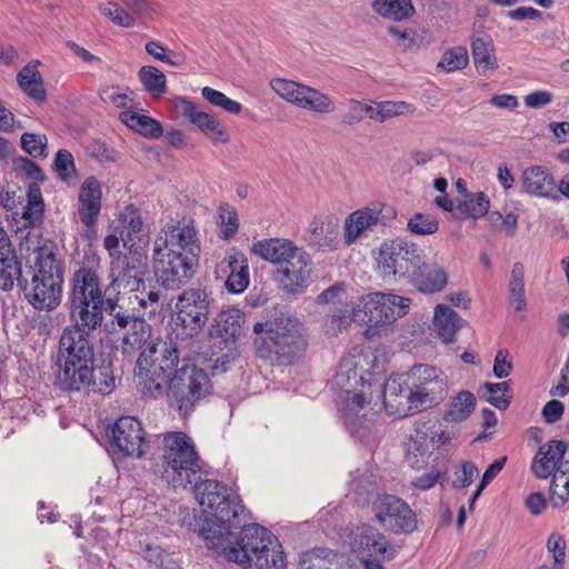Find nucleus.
<instances>
[{
    "instance_id": "obj_50",
    "label": "nucleus",
    "mask_w": 569,
    "mask_h": 569,
    "mask_svg": "<svg viewBox=\"0 0 569 569\" xmlns=\"http://www.w3.org/2000/svg\"><path fill=\"white\" fill-rule=\"evenodd\" d=\"M482 388L489 393L487 401L499 410H506L511 403L510 382H485Z\"/></svg>"
},
{
    "instance_id": "obj_43",
    "label": "nucleus",
    "mask_w": 569,
    "mask_h": 569,
    "mask_svg": "<svg viewBox=\"0 0 569 569\" xmlns=\"http://www.w3.org/2000/svg\"><path fill=\"white\" fill-rule=\"evenodd\" d=\"M302 90L297 107L318 113H330L335 110V103L328 94L308 86Z\"/></svg>"
},
{
    "instance_id": "obj_5",
    "label": "nucleus",
    "mask_w": 569,
    "mask_h": 569,
    "mask_svg": "<svg viewBox=\"0 0 569 569\" xmlns=\"http://www.w3.org/2000/svg\"><path fill=\"white\" fill-rule=\"evenodd\" d=\"M160 467L162 478L174 488H186L206 475L191 438L183 432L164 435Z\"/></svg>"
},
{
    "instance_id": "obj_49",
    "label": "nucleus",
    "mask_w": 569,
    "mask_h": 569,
    "mask_svg": "<svg viewBox=\"0 0 569 569\" xmlns=\"http://www.w3.org/2000/svg\"><path fill=\"white\" fill-rule=\"evenodd\" d=\"M407 229L415 236H430L438 231L439 222L429 213L416 212L408 219Z\"/></svg>"
},
{
    "instance_id": "obj_61",
    "label": "nucleus",
    "mask_w": 569,
    "mask_h": 569,
    "mask_svg": "<svg viewBox=\"0 0 569 569\" xmlns=\"http://www.w3.org/2000/svg\"><path fill=\"white\" fill-rule=\"evenodd\" d=\"M386 120L406 113H413L416 108L406 101H381Z\"/></svg>"
},
{
    "instance_id": "obj_34",
    "label": "nucleus",
    "mask_w": 569,
    "mask_h": 569,
    "mask_svg": "<svg viewBox=\"0 0 569 569\" xmlns=\"http://www.w3.org/2000/svg\"><path fill=\"white\" fill-rule=\"evenodd\" d=\"M230 273L226 280L229 292L241 293L249 284L248 259L241 251H236L227 257Z\"/></svg>"
},
{
    "instance_id": "obj_16",
    "label": "nucleus",
    "mask_w": 569,
    "mask_h": 569,
    "mask_svg": "<svg viewBox=\"0 0 569 569\" xmlns=\"http://www.w3.org/2000/svg\"><path fill=\"white\" fill-rule=\"evenodd\" d=\"M153 248L200 257L201 242L194 221L182 219L176 223H167L157 234Z\"/></svg>"
},
{
    "instance_id": "obj_31",
    "label": "nucleus",
    "mask_w": 569,
    "mask_h": 569,
    "mask_svg": "<svg viewBox=\"0 0 569 569\" xmlns=\"http://www.w3.org/2000/svg\"><path fill=\"white\" fill-rule=\"evenodd\" d=\"M296 247L290 240L270 238L254 242L251 252L266 261L282 266L286 259L295 253Z\"/></svg>"
},
{
    "instance_id": "obj_13",
    "label": "nucleus",
    "mask_w": 569,
    "mask_h": 569,
    "mask_svg": "<svg viewBox=\"0 0 569 569\" xmlns=\"http://www.w3.org/2000/svg\"><path fill=\"white\" fill-rule=\"evenodd\" d=\"M425 258L422 248L402 238L381 243L377 257L378 271L385 280L409 274Z\"/></svg>"
},
{
    "instance_id": "obj_29",
    "label": "nucleus",
    "mask_w": 569,
    "mask_h": 569,
    "mask_svg": "<svg viewBox=\"0 0 569 569\" xmlns=\"http://www.w3.org/2000/svg\"><path fill=\"white\" fill-rule=\"evenodd\" d=\"M382 204L375 203L352 212L345 222L346 241L352 243L362 232L376 226L381 216Z\"/></svg>"
},
{
    "instance_id": "obj_15",
    "label": "nucleus",
    "mask_w": 569,
    "mask_h": 569,
    "mask_svg": "<svg viewBox=\"0 0 569 569\" xmlns=\"http://www.w3.org/2000/svg\"><path fill=\"white\" fill-rule=\"evenodd\" d=\"M212 299L202 288L184 290L177 300V318L188 337L200 332L209 320Z\"/></svg>"
},
{
    "instance_id": "obj_55",
    "label": "nucleus",
    "mask_w": 569,
    "mask_h": 569,
    "mask_svg": "<svg viewBox=\"0 0 569 569\" xmlns=\"http://www.w3.org/2000/svg\"><path fill=\"white\" fill-rule=\"evenodd\" d=\"M47 138L46 136L24 132L21 136V148L30 156L46 157Z\"/></svg>"
},
{
    "instance_id": "obj_3",
    "label": "nucleus",
    "mask_w": 569,
    "mask_h": 569,
    "mask_svg": "<svg viewBox=\"0 0 569 569\" xmlns=\"http://www.w3.org/2000/svg\"><path fill=\"white\" fill-rule=\"evenodd\" d=\"M31 280L21 277L20 288L26 300L37 310L56 309L62 297L63 263L57 259L51 246L36 248Z\"/></svg>"
},
{
    "instance_id": "obj_53",
    "label": "nucleus",
    "mask_w": 569,
    "mask_h": 569,
    "mask_svg": "<svg viewBox=\"0 0 569 569\" xmlns=\"http://www.w3.org/2000/svg\"><path fill=\"white\" fill-rule=\"evenodd\" d=\"M468 64V53L462 47L447 50L438 62V67L447 72H453L463 69Z\"/></svg>"
},
{
    "instance_id": "obj_4",
    "label": "nucleus",
    "mask_w": 569,
    "mask_h": 569,
    "mask_svg": "<svg viewBox=\"0 0 569 569\" xmlns=\"http://www.w3.org/2000/svg\"><path fill=\"white\" fill-rule=\"evenodd\" d=\"M231 528L210 523L201 529V535L212 549L220 550L238 565H250L261 545L274 542V535L258 523L243 526L239 536L231 532Z\"/></svg>"
},
{
    "instance_id": "obj_40",
    "label": "nucleus",
    "mask_w": 569,
    "mask_h": 569,
    "mask_svg": "<svg viewBox=\"0 0 569 569\" xmlns=\"http://www.w3.org/2000/svg\"><path fill=\"white\" fill-rule=\"evenodd\" d=\"M476 397L470 391H460L449 403L448 410L443 415L447 422H462L469 418L476 407Z\"/></svg>"
},
{
    "instance_id": "obj_37",
    "label": "nucleus",
    "mask_w": 569,
    "mask_h": 569,
    "mask_svg": "<svg viewBox=\"0 0 569 569\" xmlns=\"http://www.w3.org/2000/svg\"><path fill=\"white\" fill-rule=\"evenodd\" d=\"M508 293L510 305L516 312L525 313L527 311L526 289H525V267L521 262H516L510 272L508 283Z\"/></svg>"
},
{
    "instance_id": "obj_58",
    "label": "nucleus",
    "mask_w": 569,
    "mask_h": 569,
    "mask_svg": "<svg viewBox=\"0 0 569 569\" xmlns=\"http://www.w3.org/2000/svg\"><path fill=\"white\" fill-rule=\"evenodd\" d=\"M122 226L132 233H139L142 231L143 221L140 210L133 204L126 206L121 212Z\"/></svg>"
},
{
    "instance_id": "obj_62",
    "label": "nucleus",
    "mask_w": 569,
    "mask_h": 569,
    "mask_svg": "<svg viewBox=\"0 0 569 569\" xmlns=\"http://www.w3.org/2000/svg\"><path fill=\"white\" fill-rule=\"evenodd\" d=\"M547 549L552 553L553 562H565L566 558V541L559 533H551L547 541Z\"/></svg>"
},
{
    "instance_id": "obj_1",
    "label": "nucleus",
    "mask_w": 569,
    "mask_h": 569,
    "mask_svg": "<svg viewBox=\"0 0 569 569\" xmlns=\"http://www.w3.org/2000/svg\"><path fill=\"white\" fill-rule=\"evenodd\" d=\"M256 353L271 365L291 366L301 357L307 339L301 321L283 310H276L264 322H256Z\"/></svg>"
},
{
    "instance_id": "obj_23",
    "label": "nucleus",
    "mask_w": 569,
    "mask_h": 569,
    "mask_svg": "<svg viewBox=\"0 0 569 569\" xmlns=\"http://www.w3.org/2000/svg\"><path fill=\"white\" fill-rule=\"evenodd\" d=\"M92 365L57 360L58 370L54 373V387L69 393L89 391L90 381H92Z\"/></svg>"
},
{
    "instance_id": "obj_21",
    "label": "nucleus",
    "mask_w": 569,
    "mask_h": 569,
    "mask_svg": "<svg viewBox=\"0 0 569 569\" xmlns=\"http://www.w3.org/2000/svg\"><path fill=\"white\" fill-rule=\"evenodd\" d=\"M147 272V256L138 249L131 248L128 254H118L111 261L110 277L116 278L130 291L139 290Z\"/></svg>"
},
{
    "instance_id": "obj_35",
    "label": "nucleus",
    "mask_w": 569,
    "mask_h": 569,
    "mask_svg": "<svg viewBox=\"0 0 569 569\" xmlns=\"http://www.w3.org/2000/svg\"><path fill=\"white\" fill-rule=\"evenodd\" d=\"M462 319L450 307L438 305L435 309L433 325L439 337L445 343L455 341V337L461 327Z\"/></svg>"
},
{
    "instance_id": "obj_6",
    "label": "nucleus",
    "mask_w": 569,
    "mask_h": 569,
    "mask_svg": "<svg viewBox=\"0 0 569 569\" xmlns=\"http://www.w3.org/2000/svg\"><path fill=\"white\" fill-rule=\"evenodd\" d=\"M536 477L550 482V500L555 508L562 507L569 499V448L562 440H550L540 446L531 462Z\"/></svg>"
},
{
    "instance_id": "obj_45",
    "label": "nucleus",
    "mask_w": 569,
    "mask_h": 569,
    "mask_svg": "<svg viewBox=\"0 0 569 569\" xmlns=\"http://www.w3.org/2000/svg\"><path fill=\"white\" fill-rule=\"evenodd\" d=\"M90 390L102 395H109L116 387V378L110 361L103 360L101 365H92Z\"/></svg>"
},
{
    "instance_id": "obj_9",
    "label": "nucleus",
    "mask_w": 569,
    "mask_h": 569,
    "mask_svg": "<svg viewBox=\"0 0 569 569\" xmlns=\"http://www.w3.org/2000/svg\"><path fill=\"white\" fill-rule=\"evenodd\" d=\"M208 373L196 365L183 363L177 369L168 385V396L180 412L188 413L211 393Z\"/></svg>"
},
{
    "instance_id": "obj_20",
    "label": "nucleus",
    "mask_w": 569,
    "mask_h": 569,
    "mask_svg": "<svg viewBox=\"0 0 569 569\" xmlns=\"http://www.w3.org/2000/svg\"><path fill=\"white\" fill-rule=\"evenodd\" d=\"M189 342V339L173 340H158L144 349L139 358L146 359V366L153 369V373H161L170 377L174 367H177L180 359L184 360L186 356L182 355L181 345Z\"/></svg>"
},
{
    "instance_id": "obj_56",
    "label": "nucleus",
    "mask_w": 569,
    "mask_h": 569,
    "mask_svg": "<svg viewBox=\"0 0 569 569\" xmlns=\"http://www.w3.org/2000/svg\"><path fill=\"white\" fill-rule=\"evenodd\" d=\"M326 558L325 549L307 551L301 556L298 569H329Z\"/></svg>"
},
{
    "instance_id": "obj_59",
    "label": "nucleus",
    "mask_w": 569,
    "mask_h": 569,
    "mask_svg": "<svg viewBox=\"0 0 569 569\" xmlns=\"http://www.w3.org/2000/svg\"><path fill=\"white\" fill-rule=\"evenodd\" d=\"M366 116V103L356 99H349L347 102V110L342 114V122L348 126H353L362 121Z\"/></svg>"
},
{
    "instance_id": "obj_63",
    "label": "nucleus",
    "mask_w": 569,
    "mask_h": 569,
    "mask_svg": "<svg viewBox=\"0 0 569 569\" xmlns=\"http://www.w3.org/2000/svg\"><path fill=\"white\" fill-rule=\"evenodd\" d=\"M221 218V232L224 239L231 238L238 230V214L233 209H222Z\"/></svg>"
},
{
    "instance_id": "obj_36",
    "label": "nucleus",
    "mask_w": 569,
    "mask_h": 569,
    "mask_svg": "<svg viewBox=\"0 0 569 569\" xmlns=\"http://www.w3.org/2000/svg\"><path fill=\"white\" fill-rule=\"evenodd\" d=\"M38 61L23 67L18 76L17 81L20 88L36 101L46 100V89L40 72L38 71Z\"/></svg>"
},
{
    "instance_id": "obj_33",
    "label": "nucleus",
    "mask_w": 569,
    "mask_h": 569,
    "mask_svg": "<svg viewBox=\"0 0 569 569\" xmlns=\"http://www.w3.org/2000/svg\"><path fill=\"white\" fill-rule=\"evenodd\" d=\"M22 263L14 247L0 249V290L10 291L14 283L21 284Z\"/></svg>"
},
{
    "instance_id": "obj_17",
    "label": "nucleus",
    "mask_w": 569,
    "mask_h": 569,
    "mask_svg": "<svg viewBox=\"0 0 569 569\" xmlns=\"http://www.w3.org/2000/svg\"><path fill=\"white\" fill-rule=\"evenodd\" d=\"M405 377L422 403V409L436 406L446 397V382L439 378L437 369L432 366L416 365Z\"/></svg>"
},
{
    "instance_id": "obj_28",
    "label": "nucleus",
    "mask_w": 569,
    "mask_h": 569,
    "mask_svg": "<svg viewBox=\"0 0 569 569\" xmlns=\"http://www.w3.org/2000/svg\"><path fill=\"white\" fill-rule=\"evenodd\" d=\"M244 320V313L237 308L222 310L214 317L209 335L224 343L234 342L242 332Z\"/></svg>"
},
{
    "instance_id": "obj_24",
    "label": "nucleus",
    "mask_w": 569,
    "mask_h": 569,
    "mask_svg": "<svg viewBox=\"0 0 569 569\" xmlns=\"http://www.w3.org/2000/svg\"><path fill=\"white\" fill-rule=\"evenodd\" d=\"M102 191L101 184L96 177L87 178L79 190L78 216L83 226L88 229L97 224L101 211Z\"/></svg>"
},
{
    "instance_id": "obj_48",
    "label": "nucleus",
    "mask_w": 569,
    "mask_h": 569,
    "mask_svg": "<svg viewBox=\"0 0 569 569\" xmlns=\"http://www.w3.org/2000/svg\"><path fill=\"white\" fill-rule=\"evenodd\" d=\"M490 201L485 192L473 193L468 200L459 202L457 211L462 217L478 219L488 213Z\"/></svg>"
},
{
    "instance_id": "obj_12",
    "label": "nucleus",
    "mask_w": 569,
    "mask_h": 569,
    "mask_svg": "<svg viewBox=\"0 0 569 569\" xmlns=\"http://www.w3.org/2000/svg\"><path fill=\"white\" fill-rule=\"evenodd\" d=\"M350 546L365 569H385L382 562L396 558L398 548L376 527L363 523L351 532Z\"/></svg>"
},
{
    "instance_id": "obj_32",
    "label": "nucleus",
    "mask_w": 569,
    "mask_h": 569,
    "mask_svg": "<svg viewBox=\"0 0 569 569\" xmlns=\"http://www.w3.org/2000/svg\"><path fill=\"white\" fill-rule=\"evenodd\" d=\"M471 53L475 67L480 74L498 69L495 43L489 34L472 38Z\"/></svg>"
},
{
    "instance_id": "obj_26",
    "label": "nucleus",
    "mask_w": 569,
    "mask_h": 569,
    "mask_svg": "<svg viewBox=\"0 0 569 569\" xmlns=\"http://www.w3.org/2000/svg\"><path fill=\"white\" fill-rule=\"evenodd\" d=\"M522 184L529 194L557 200V181L551 171L543 166H530L522 171Z\"/></svg>"
},
{
    "instance_id": "obj_39",
    "label": "nucleus",
    "mask_w": 569,
    "mask_h": 569,
    "mask_svg": "<svg viewBox=\"0 0 569 569\" xmlns=\"http://www.w3.org/2000/svg\"><path fill=\"white\" fill-rule=\"evenodd\" d=\"M120 119L126 126L142 136L153 139L160 138L162 136L163 131L161 123L149 116L139 114L134 111L127 110L120 113Z\"/></svg>"
},
{
    "instance_id": "obj_18",
    "label": "nucleus",
    "mask_w": 569,
    "mask_h": 569,
    "mask_svg": "<svg viewBox=\"0 0 569 569\" xmlns=\"http://www.w3.org/2000/svg\"><path fill=\"white\" fill-rule=\"evenodd\" d=\"M141 422L133 417H120L111 429V446L123 457L141 458L148 448Z\"/></svg>"
},
{
    "instance_id": "obj_14",
    "label": "nucleus",
    "mask_w": 569,
    "mask_h": 569,
    "mask_svg": "<svg viewBox=\"0 0 569 569\" xmlns=\"http://www.w3.org/2000/svg\"><path fill=\"white\" fill-rule=\"evenodd\" d=\"M70 318L73 325L63 329L59 340L58 361H70L78 363H94V346L90 333L98 327L81 325L79 313L76 316L72 308Z\"/></svg>"
},
{
    "instance_id": "obj_57",
    "label": "nucleus",
    "mask_w": 569,
    "mask_h": 569,
    "mask_svg": "<svg viewBox=\"0 0 569 569\" xmlns=\"http://www.w3.org/2000/svg\"><path fill=\"white\" fill-rule=\"evenodd\" d=\"M348 397L346 399L347 402V411H346V419L347 423L350 425L351 428L356 427V417L358 416V412L362 409H365L366 405L369 402L367 401L366 397L362 393L347 392Z\"/></svg>"
},
{
    "instance_id": "obj_41",
    "label": "nucleus",
    "mask_w": 569,
    "mask_h": 569,
    "mask_svg": "<svg viewBox=\"0 0 569 569\" xmlns=\"http://www.w3.org/2000/svg\"><path fill=\"white\" fill-rule=\"evenodd\" d=\"M372 9L379 16L395 21L409 19L415 13L411 0H375Z\"/></svg>"
},
{
    "instance_id": "obj_11",
    "label": "nucleus",
    "mask_w": 569,
    "mask_h": 569,
    "mask_svg": "<svg viewBox=\"0 0 569 569\" xmlns=\"http://www.w3.org/2000/svg\"><path fill=\"white\" fill-rule=\"evenodd\" d=\"M153 273L157 283L166 290H179L196 274L199 258L174 250L153 248Z\"/></svg>"
},
{
    "instance_id": "obj_64",
    "label": "nucleus",
    "mask_w": 569,
    "mask_h": 569,
    "mask_svg": "<svg viewBox=\"0 0 569 569\" xmlns=\"http://www.w3.org/2000/svg\"><path fill=\"white\" fill-rule=\"evenodd\" d=\"M565 412V406L560 400L552 399L542 408V417L547 423L559 421Z\"/></svg>"
},
{
    "instance_id": "obj_46",
    "label": "nucleus",
    "mask_w": 569,
    "mask_h": 569,
    "mask_svg": "<svg viewBox=\"0 0 569 569\" xmlns=\"http://www.w3.org/2000/svg\"><path fill=\"white\" fill-rule=\"evenodd\" d=\"M308 241L318 249L332 248L337 238L336 227L328 223L325 226L320 220L310 223Z\"/></svg>"
},
{
    "instance_id": "obj_60",
    "label": "nucleus",
    "mask_w": 569,
    "mask_h": 569,
    "mask_svg": "<svg viewBox=\"0 0 569 569\" xmlns=\"http://www.w3.org/2000/svg\"><path fill=\"white\" fill-rule=\"evenodd\" d=\"M478 473L479 470L473 462L465 461L461 465V470L456 472V479L453 480L452 486L455 488H467L473 482V479Z\"/></svg>"
},
{
    "instance_id": "obj_52",
    "label": "nucleus",
    "mask_w": 569,
    "mask_h": 569,
    "mask_svg": "<svg viewBox=\"0 0 569 569\" xmlns=\"http://www.w3.org/2000/svg\"><path fill=\"white\" fill-rule=\"evenodd\" d=\"M270 86L274 92H277L286 101L297 106L300 96L303 92L305 84L296 81L277 78L271 80Z\"/></svg>"
},
{
    "instance_id": "obj_25",
    "label": "nucleus",
    "mask_w": 569,
    "mask_h": 569,
    "mask_svg": "<svg viewBox=\"0 0 569 569\" xmlns=\"http://www.w3.org/2000/svg\"><path fill=\"white\" fill-rule=\"evenodd\" d=\"M310 256L301 248L296 247L281 266L282 283L287 291L297 292L307 282L310 276Z\"/></svg>"
},
{
    "instance_id": "obj_10",
    "label": "nucleus",
    "mask_w": 569,
    "mask_h": 569,
    "mask_svg": "<svg viewBox=\"0 0 569 569\" xmlns=\"http://www.w3.org/2000/svg\"><path fill=\"white\" fill-rule=\"evenodd\" d=\"M373 520L393 535H411L418 529L417 513L402 498L391 493H377L371 500Z\"/></svg>"
},
{
    "instance_id": "obj_47",
    "label": "nucleus",
    "mask_w": 569,
    "mask_h": 569,
    "mask_svg": "<svg viewBox=\"0 0 569 569\" xmlns=\"http://www.w3.org/2000/svg\"><path fill=\"white\" fill-rule=\"evenodd\" d=\"M139 79L144 89L153 97H160L167 91V79L163 72L152 66L139 70Z\"/></svg>"
},
{
    "instance_id": "obj_7",
    "label": "nucleus",
    "mask_w": 569,
    "mask_h": 569,
    "mask_svg": "<svg viewBox=\"0 0 569 569\" xmlns=\"http://www.w3.org/2000/svg\"><path fill=\"white\" fill-rule=\"evenodd\" d=\"M206 477L207 473L202 476L201 480L191 483L200 506L210 510V516L207 517L202 528L209 527L210 523L212 526L239 527L244 512V506L239 496L226 485Z\"/></svg>"
},
{
    "instance_id": "obj_2",
    "label": "nucleus",
    "mask_w": 569,
    "mask_h": 569,
    "mask_svg": "<svg viewBox=\"0 0 569 569\" xmlns=\"http://www.w3.org/2000/svg\"><path fill=\"white\" fill-rule=\"evenodd\" d=\"M109 279L108 286L101 290L96 270L83 267L73 273L69 303L76 316L79 313L81 325L100 327L103 311L112 312L118 308L122 283L113 277L109 276Z\"/></svg>"
},
{
    "instance_id": "obj_44",
    "label": "nucleus",
    "mask_w": 569,
    "mask_h": 569,
    "mask_svg": "<svg viewBox=\"0 0 569 569\" xmlns=\"http://www.w3.org/2000/svg\"><path fill=\"white\" fill-rule=\"evenodd\" d=\"M151 336V326L143 319L138 318L127 330L122 339V350L130 353L139 350L148 341Z\"/></svg>"
},
{
    "instance_id": "obj_8",
    "label": "nucleus",
    "mask_w": 569,
    "mask_h": 569,
    "mask_svg": "<svg viewBox=\"0 0 569 569\" xmlns=\"http://www.w3.org/2000/svg\"><path fill=\"white\" fill-rule=\"evenodd\" d=\"M411 299L392 293L373 292L363 297L353 310V320L366 325L365 335L373 337L377 328L407 315Z\"/></svg>"
},
{
    "instance_id": "obj_22",
    "label": "nucleus",
    "mask_w": 569,
    "mask_h": 569,
    "mask_svg": "<svg viewBox=\"0 0 569 569\" xmlns=\"http://www.w3.org/2000/svg\"><path fill=\"white\" fill-rule=\"evenodd\" d=\"M174 110L197 126L209 139L214 142L227 143L229 132L214 114L200 111L188 98L179 97L173 100Z\"/></svg>"
},
{
    "instance_id": "obj_27",
    "label": "nucleus",
    "mask_w": 569,
    "mask_h": 569,
    "mask_svg": "<svg viewBox=\"0 0 569 569\" xmlns=\"http://www.w3.org/2000/svg\"><path fill=\"white\" fill-rule=\"evenodd\" d=\"M411 284L422 293H436L443 290L448 283V273L436 262L427 263L425 258L411 271Z\"/></svg>"
},
{
    "instance_id": "obj_38",
    "label": "nucleus",
    "mask_w": 569,
    "mask_h": 569,
    "mask_svg": "<svg viewBox=\"0 0 569 569\" xmlns=\"http://www.w3.org/2000/svg\"><path fill=\"white\" fill-rule=\"evenodd\" d=\"M252 562L260 569H286V556L276 536L274 542L260 546Z\"/></svg>"
},
{
    "instance_id": "obj_42",
    "label": "nucleus",
    "mask_w": 569,
    "mask_h": 569,
    "mask_svg": "<svg viewBox=\"0 0 569 569\" xmlns=\"http://www.w3.org/2000/svg\"><path fill=\"white\" fill-rule=\"evenodd\" d=\"M27 198V206L22 212V219L26 221L24 226L38 227L43 222L44 202L40 187L37 183L29 186Z\"/></svg>"
},
{
    "instance_id": "obj_54",
    "label": "nucleus",
    "mask_w": 569,
    "mask_h": 569,
    "mask_svg": "<svg viewBox=\"0 0 569 569\" xmlns=\"http://www.w3.org/2000/svg\"><path fill=\"white\" fill-rule=\"evenodd\" d=\"M53 166L61 180H69L76 177L73 156L66 149H60L54 157Z\"/></svg>"
},
{
    "instance_id": "obj_51",
    "label": "nucleus",
    "mask_w": 569,
    "mask_h": 569,
    "mask_svg": "<svg viewBox=\"0 0 569 569\" xmlns=\"http://www.w3.org/2000/svg\"><path fill=\"white\" fill-rule=\"evenodd\" d=\"M201 94L210 104L219 107L228 113L239 114L242 111L241 103L228 98L223 92L213 88L203 87L201 89Z\"/></svg>"
},
{
    "instance_id": "obj_30",
    "label": "nucleus",
    "mask_w": 569,
    "mask_h": 569,
    "mask_svg": "<svg viewBox=\"0 0 569 569\" xmlns=\"http://www.w3.org/2000/svg\"><path fill=\"white\" fill-rule=\"evenodd\" d=\"M134 379L140 392L150 398H157L168 391L170 379L146 366L144 358H138L134 368Z\"/></svg>"
},
{
    "instance_id": "obj_19",
    "label": "nucleus",
    "mask_w": 569,
    "mask_h": 569,
    "mask_svg": "<svg viewBox=\"0 0 569 569\" xmlns=\"http://www.w3.org/2000/svg\"><path fill=\"white\" fill-rule=\"evenodd\" d=\"M383 405L389 415L403 418L422 409V403L412 392L406 377L389 378L385 385Z\"/></svg>"
}]
</instances>
